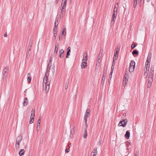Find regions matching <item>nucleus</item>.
I'll use <instances>...</instances> for the list:
<instances>
[{"mask_svg": "<svg viewBox=\"0 0 156 156\" xmlns=\"http://www.w3.org/2000/svg\"><path fill=\"white\" fill-rule=\"evenodd\" d=\"M86 55L85 57V58L83 59L81 66V68L82 69L84 68L85 67H86L87 66V52H85L84 53L83 56H84V55Z\"/></svg>", "mask_w": 156, "mask_h": 156, "instance_id": "1", "label": "nucleus"}, {"mask_svg": "<svg viewBox=\"0 0 156 156\" xmlns=\"http://www.w3.org/2000/svg\"><path fill=\"white\" fill-rule=\"evenodd\" d=\"M9 68L8 66L5 67L3 69L2 72L3 79H6L7 77L8 73L9 72Z\"/></svg>", "mask_w": 156, "mask_h": 156, "instance_id": "2", "label": "nucleus"}, {"mask_svg": "<svg viewBox=\"0 0 156 156\" xmlns=\"http://www.w3.org/2000/svg\"><path fill=\"white\" fill-rule=\"evenodd\" d=\"M135 63L134 60H132L130 63L129 71L130 72H133L134 70L135 67Z\"/></svg>", "mask_w": 156, "mask_h": 156, "instance_id": "3", "label": "nucleus"}, {"mask_svg": "<svg viewBox=\"0 0 156 156\" xmlns=\"http://www.w3.org/2000/svg\"><path fill=\"white\" fill-rule=\"evenodd\" d=\"M35 110L34 108H33L31 112V116L30 117V120L29 121V123L31 124L33 123L34 121V118L35 117Z\"/></svg>", "mask_w": 156, "mask_h": 156, "instance_id": "4", "label": "nucleus"}, {"mask_svg": "<svg viewBox=\"0 0 156 156\" xmlns=\"http://www.w3.org/2000/svg\"><path fill=\"white\" fill-rule=\"evenodd\" d=\"M128 120L127 119H125L122 120L120 121L118 124L119 126H121L124 127L126 126Z\"/></svg>", "mask_w": 156, "mask_h": 156, "instance_id": "5", "label": "nucleus"}, {"mask_svg": "<svg viewBox=\"0 0 156 156\" xmlns=\"http://www.w3.org/2000/svg\"><path fill=\"white\" fill-rule=\"evenodd\" d=\"M117 13H116V12H113V14L112 15V20L111 22V24H113L114 23V22L115 21L116 19V17L117 16Z\"/></svg>", "mask_w": 156, "mask_h": 156, "instance_id": "6", "label": "nucleus"}, {"mask_svg": "<svg viewBox=\"0 0 156 156\" xmlns=\"http://www.w3.org/2000/svg\"><path fill=\"white\" fill-rule=\"evenodd\" d=\"M90 113V110L89 109L86 110L84 116V119H87V118L89 116Z\"/></svg>", "mask_w": 156, "mask_h": 156, "instance_id": "7", "label": "nucleus"}, {"mask_svg": "<svg viewBox=\"0 0 156 156\" xmlns=\"http://www.w3.org/2000/svg\"><path fill=\"white\" fill-rule=\"evenodd\" d=\"M152 56V54L151 52H149L148 54V56L147 59V62L148 63H150L151 61V59Z\"/></svg>", "mask_w": 156, "mask_h": 156, "instance_id": "8", "label": "nucleus"}, {"mask_svg": "<svg viewBox=\"0 0 156 156\" xmlns=\"http://www.w3.org/2000/svg\"><path fill=\"white\" fill-rule=\"evenodd\" d=\"M32 41H33L32 38H31L30 39V40L29 41L28 45V49H29V48H30V49H31V47H32Z\"/></svg>", "mask_w": 156, "mask_h": 156, "instance_id": "9", "label": "nucleus"}, {"mask_svg": "<svg viewBox=\"0 0 156 156\" xmlns=\"http://www.w3.org/2000/svg\"><path fill=\"white\" fill-rule=\"evenodd\" d=\"M23 102V106H26L27 105V103L28 100L27 98H25L24 99Z\"/></svg>", "mask_w": 156, "mask_h": 156, "instance_id": "10", "label": "nucleus"}, {"mask_svg": "<svg viewBox=\"0 0 156 156\" xmlns=\"http://www.w3.org/2000/svg\"><path fill=\"white\" fill-rule=\"evenodd\" d=\"M31 50V49H30V48H29V49H28V50L27 51V52L26 55L27 58H29L30 57V55L31 53V52L30 51Z\"/></svg>", "mask_w": 156, "mask_h": 156, "instance_id": "11", "label": "nucleus"}, {"mask_svg": "<svg viewBox=\"0 0 156 156\" xmlns=\"http://www.w3.org/2000/svg\"><path fill=\"white\" fill-rule=\"evenodd\" d=\"M67 0H62L61 7L66 8Z\"/></svg>", "mask_w": 156, "mask_h": 156, "instance_id": "12", "label": "nucleus"}, {"mask_svg": "<svg viewBox=\"0 0 156 156\" xmlns=\"http://www.w3.org/2000/svg\"><path fill=\"white\" fill-rule=\"evenodd\" d=\"M58 24V21L56 20L55 23V27L54 28V30H57V26Z\"/></svg>", "mask_w": 156, "mask_h": 156, "instance_id": "13", "label": "nucleus"}, {"mask_svg": "<svg viewBox=\"0 0 156 156\" xmlns=\"http://www.w3.org/2000/svg\"><path fill=\"white\" fill-rule=\"evenodd\" d=\"M50 82H48V78H44L43 79V86H44V84L45 85H46L47 84H48Z\"/></svg>", "mask_w": 156, "mask_h": 156, "instance_id": "14", "label": "nucleus"}, {"mask_svg": "<svg viewBox=\"0 0 156 156\" xmlns=\"http://www.w3.org/2000/svg\"><path fill=\"white\" fill-rule=\"evenodd\" d=\"M130 135V132L128 131H127L126 132V134L125 135V136L127 139H128Z\"/></svg>", "mask_w": 156, "mask_h": 156, "instance_id": "15", "label": "nucleus"}, {"mask_svg": "<svg viewBox=\"0 0 156 156\" xmlns=\"http://www.w3.org/2000/svg\"><path fill=\"white\" fill-rule=\"evenodd\" d=\"M22 136L21 135L19 136L16 138V141L20 142L22 140Z\"/></svg>", "mask_w": 156, "mask_h": 156, "instance_id": "16", "label": "nucleus"}, {"mask_svg": "<svg viewBox=\"0 0 156 156\" xmlns=\"http://www.w3.org/2000/svg\"><path fill=\"white\" fill-rule=\"evenodd\" d=\"M64 52V51L62 49L60 50L59 51V57L60 58H62L63 56V55H62V54H63Z\"/></svg>", "mask_w": 156, "mask_h": 156, "instance_id": "17", "label": "nucleus"}, {"mask_svg": "<svg viewBox=\"0 0 156 156\" xmlns=\"http://www.w3.org/2000/svg\"><path fill=\"white\" fill-rule=\"evenodd\" d=\"M31 74L30 73H28L27 74L28 78L27 79V81L28 83H30L31 80V78L30 77Z\"/></svg>", "mask_w": 156, "mask_h": 156, "instance_id": "18", "label": "nucleus"}, {"mask_svg": "<svg viewBox=\"0 0 156 156\" xmlns=\"http://www.w3.org/2000/svg\"><path fill=\"white\" fill-rule=\"evenodd\" d=\"M51 64H50V62H49L48 63L47 66V68L46 69V70L47 71V72H49L50 70L51 67Z\"/></svg>", "mask_w": 156, "mask_h": 156, "instance_id": "19", "label": "nucleus"}, {"mask_svg": "<svg viewBox=\"0 0 156 156\" xmlns=\"http://www.w3.org/2000/svg\"><path fill=\"white\" fill-rule=\"evenodd\" d=\"M50 83V82L48 84H47L46 85H45L46 86V89L45 90V91L47 92L48 91L49 89V84Z\"/></svg>", "mask_w": 156, "mask_h": 156, "instance_id": "20", "label": "nucleus"}, {"mask_svg": "<svg viewBox=\"0 0 156 156\" xmlns=\"http://www.w3.org/2000/svg\"><path fill=\"white\" fill-rule=\"evenodd\" d=\"M150 66V63H148L147 62V63H146L145 65V67L146 69V70H149Z\"/></svg>", "mask_w": 156, "mask_h": 156, "instance_id": "21", "label": "nucleus"}, {"mask_svg": "<svg viewBox=\"0 0 156 156\" xmlns=\"http://www.w3.org/2000/svg\"><path fill=\"white\" fill-rule=\"evenodd\" d=\"M24 153V149L21 150L19 152V154L20 156L23 155Z\"/></svg>", "mask_w": 156, "mask_h": 156, "instance_id": "22", "label": "nucleus"}, {"mask_svg": "<svg viewBox=\"0 0 156 156\" xmlns=\"http://www.w3.org/2000/svg\"><path fill=\"white\" fill-rule=\"evenodd\" d=\"M87 136V129H85L84 131V133L83 136V137L84 138H86Z\"/></svg>", "mask_w": 156, "mask_h": 156, "instance_id": "23", "label": "nucleus"}, {"mask_svg": "<svg viewBox=\"0 0 156 156\" xmlns=\"http://www.w3.org/2000/svg\"><path fill=\"white\" fill-rule=\"evenodd\" d=\"M132 54L134 55H138V51L136 50H134L132 52Z\"/></svg>", "mask_w": 156, "mask_h": 156, "instance_id": "24", "label": "nucleus"}, {"mask_svg": "<svg viewBox=\"0 0 156 156\" xmlns=\"http://www.w3.org/2000/svg\"><path fill=\"white\" fill-rule=\"evenodd\" d=\"M61 11V13L62 14V15H63L65 13V12L66 11V8L62 7Z\"/></svg>", "mask_w": 156, "mask_h": 156, "instance_id": "25", "label": "nucleus"}, {"mask_svg": "<svg viewBox=\"0 0 156 156\" xmlns=\"http://www.w3.org/2000/svg\"><path fill=\"white\" fill-rule=\"evenodd\" d=\"M72 126H73H73L70 125V128L72 127ZM70 133L72 135H73L74 134V129H73V128L72 129H70Z\"/></svg>", "mask_w": 156, "mask_h": 156, "instance_id": "26", "label": "nucleus"}, {"mask_svg": "<svg viewBox=\"0 0 156 156\" xmlns=\"http://www.w3.org/2000/svg\"><path fill=\"white\" fill-rule=\"evenodd\" d=\"M20 142L16 141V144L15 145L16 147V148H18L20 146Z\"/></svg>", "mask_w": 156, "mask_h": 156, "instance_id": "27", "label": "nucleus"}, {"mask_svg": "<svg viewBox=\"0 0 156 156\" xmlns=\"http://www.w3.org/2000/svg\"><path fill=\"white\" fill-rule=\"evenodd\" d=\"M152 82L150 80H149V81H148L147 85V88H149L151 87Z\"/></svg>", "mask_w": 156, "mask_h": 156, "instance_id": "28", "label": "nucleus"}, {"mask_svg": "<svg viewBox=\"0 0 156 156\" xmlns=\"http://www.w3.org/2000/svg\"><path fill=\"white\" fill-rule=\"evenodd\" d=\"M69 80H68V81L66 82V83L65 87V89H67L68 88L69 85Z\"/></svg>", "mask_w": 156, "mask_h": 156, "instance_id": "29", "label": "nucleus"}, {"mask_svg": "<svg viewBox=\"0 0 156 156\" xmlns=\"http://www.w3.org/2000/svg\"><path fill=\"white\" fill-rule=\"evenodd\" d=\"M49 72H47V71L46 70L44 78H48V76L49 75Z\"/></svg>", "mask_w": 156, "mask_h": 156, "instance_id": "30", "label": "nucleus"}, {"mask_svg": "<svg viewBox=\"0 0 156 156\" xmlns=\"http://www.w3.org/2000/svg\"><path fill=\"white\" fill-rule=\"evenodd\" d=\"M115 66L112 65L111 66V74H112L113 72V71L114 69V68Z\"/></svg>", "mask_w": 156, "mask_h": 156, "instance_id": "31", "label": "nucleus"}, {"mask_svg": "<svg viewBox=\"0 0 156 156\" xmlns=\"http://www.w3.org/2000/svg\"><path fill=\"white\" fill-rule=\"evenodd\" d=\"M58 43H56L55 44V50H58Z\"/></svg>", "mask_w": 156, "mask_h": 156, "instance_id": "32", "label": "nucleus"}, {"mask_svg": "<svg viewBox=\"0 0 156 156\" xmlns=\"http://www.w3.org/2000/svg\"><path fill=\"white\" fill-rule=\"evenodd\" d=\"M129 76L127 75V74H125L124 75V79L125 78V79L128 80V78H129Z\"/></svg>", "mask_w": 156, "mask_h": 156, "instance_id": "33", "label": "nucleus"}, {"mask_svg": "<svg viewBox=\"0 0 156 156\" xmlns=\"http://www.w3.org/2000/svg\"><path fill=\"white\" fill-rule=\"evenodd\" d=\"M113 12L117 13V8H116L115 5Z\"/></svg>", "mask_w": 156, "mask_h": 156, "instance_id": "34", "label": "nucleus"}, {"mask_svg": "<svg viewBox=\"0 0 156 156\" xmlns=\"http://www.w3.org/2000/svg\"><path fill=\"white\" fill-rule=\"evenodd\" d=\"M106 76V72L105 71H104L103 73V76L102 77L105 78V77Z\"/></svg>", "mask_w": 156, "mask_h": 156, "instance_id": "35", "label": "nucleus"}, {"mask_svg": "<svg viewBox=\"0 0 156 156\" xmlns=\"http://www.w3.org/2000/svg\"><path fill=\"white\" fill-rule=\"evenodd\" d=\"M97 153V149H94L93 151L91 153V154H92V153Z\"/></svg>", "mask_w": 156, "mask_h": 156, "instance_id": "36", "label": "nucleus"}, {"mask_svg": "<svg viewBox=\"0 0 156 156\" xmlns=\"http://www.w3.org/2000/svg\"><path fill=\"white\" fill-rule=\"evenodd\" d=\"M139 150H137L136 151L135 154V156H139Z\"/></svg>", "mask_w": 156, "mask_h": 156, "instance_id": "37", "label": "nucleus"}, {"mask_svg": "<svg viewBox=\"0 0 156 156\" xmlns=\"http://www.w3.org/2000/svg\"><path fill=\"white\" fill-rule=\"evenodd\" d=\"M136 46V45L135 44L133 43L132 44L131 46V48L132 49H133Z\"/></svg>", "mask_w": 156, "mask_h": 156, "instance_id": "38", "label": "nucleus"}, {"mask_svg": "<svg viewBox=\"0 0 156 156\" xmlns=\"http://www.w3.org/2000/svg\"><path fill=\"white\" fill-rule=\"evenodd\" d=\"M105 78H102V81H101V83L102 85H103L105 81Z\"/></svg>", "mask_w": 156, "mask_h": 156, "instance_id": "39", "label": "nucleus"}, {"mask_svg": "<svg viewBox=\"0 0 156 156\" xmlns=\"http://www.w3.org/2000/svg\"><path fill=\"white\" fill-rule=\"evenodd\" d=\"M71 51V48L69 47L67 49V52L70 53Z\"/></svg>", "mask_w": 156, "mask_h": 156, "instance_id": "40", "label": "nucleus"}, {"mask_svg": "<svg viewBox=\"0 0 156 156\" xmlns=\"http://www.w3.org/2000/svg\"><path fill=\"white\" fill-rule=\"evenodd\" d=\"M128 80H127V79H124V80H123V83H124L125 84H126Z\"/></svg>", "mask_w": 156, "mask_h": 156, "instance_id": "41", "label": "nucleus"}, {"mask_svg": "<svg viewBox=\"0 0 156 156\" xmlns=\"http://www.w3.org/2000/svg\"><path fill=\"white\" fill-rule=\"evenodd\" d=\"M41 117L40 116L37 121V123L40 124L41 122Z\"/></svg>", "mask_w": 156, "mask_h": 156, "instance_id": "42", "label": "nucleus"}, {"mask_svg": "<svg viewBox=\"0 0 156 156\" xmlns=\"http://www.w3.org/2000/svg\"><path fill=\"white\" fill-rule=\"evenodd\" d=\"M84 121H85V126H86V127H85V129H87V119H84Z\"/></svg>", "mask_w": 156, "mask_h": 156, "instance_id": "43", "label": "nucleus"}, {"mask_svg": "<svg viewBox=\"0 0 156 156\" xmlns=\"http://www.w3.org/2000/svg\"><path fill=\"white\" fill-rule=\"evenodd\" d=\"M137 4V2H134V4H133V7L134 8H135L136 6V5Z\"/></svg>", "mask_w": 156, "mask_h": 156, "instance_id": "44", "label": "nucleus"}, {"mask_svg": "<svg viewBox=\"0 0 156 156\" xmlns=\"http://www.w3.org/2000/svg\"><path fill=\"white\" fill-rule=\"evenodd\" d=\"M115 59H114V57L113 58V62H112V65L115 66Z\"/></svg>", "mask_w": 156, "mask_h": 156, "instance_id": "45", "label": "nucleus"}, {"mask_svg": "<svg viewBox=\"0 0 156 156\" xmlns=\"http://www.w3.org/2000/svg\"><path fill=\"white\" fill-rule=\"evenodd\" d=\"M65 27L64 28H63V30L62 31L61 33L62 34H64V33H65Z\"/></svg>", "mask_w": 156, "mask_h": 156, "instance_id": "46", "label": "nucleus"}, {"mask_svg": "<svg viewBox=\"0 0 156 156\" xmlns=\"http://www.w3.org/2000/svg\"><path fill=\"white\" fill-rule=\"evenodd\" d=\"M154 67L153 66H151L150 69V71L154 72Z\"/></svg>", "mask_w": 156, "mask_h": 156, "instance_id": "47", "label": "nucleus"}, {"mask_svg": "<svg viewBox=\"0 0 156 156\" xmlns=\"http://www.w3.org/2000/svg\"><path fill=\"white\" fill-rule=\"evenodd\" d=\"M56 36H57V33H55L54 34L53 38H54V40H55L56 38Z\"/></svg>", "mask_w": 156, "mask_h": 156, "instance_id": "48", "label": "nucleus"}, {"mask_svg": "<svg viewBox=\"0 0 156 156\" xmlns=\"http://www.w3.org/2000/svg\"><path fill=\"white\" fill-rule=\"evenodd\" d=\"M149 80H150L151 82H152L153 80V78L148 77V81H149Z\"/></svg>", "mask_w": 156, "mask_h": 156, "instance_id": "49", "label": "nucleus"}, {"mask_svg": "<svg viewBox=\"0 0 156 156\" xmlns=\"http://www.w3.org/2000/svg\"><path fill=\"white\" fill-rule=\"evenodd\" d=\"M154 72L150 71L149 72V75H154Z\"/></svg>", "mask_w": 156, "mask_h": 156, "instance_id": "50", "label": "nucleus"}, {"mask_svg": "<svg viewBox=\"0 0 156 156\" xmlns=\"http://www.w3.org/2000/svg\"><path fill=\"white\" fill-rule=\"evenodd\" d=\"M58 51V50H55V51H54V55H56L57 54V53Z\"/></svg>", "mask_w": 156, "mask_h": 156, "instance_id": "51", "label": "nucleus"}, {"mask_svg": "<svg viewBox=\"0 0 156 156\" xmlns=\"http://www.w3.org/2000/svg\"><path fill=\"white\" fill-rule=\"evenodd\" d=\"M69 148H67L65 150V152L67 153H68L69 151Z\"/></svg>", "mask_w": 156, "mask_h": 156, "instance_id": "52", "label": "nucleus"}, {"mask_svg": "<svg viewBox=\"0 0 156 156\" xmlns=\"http://www.w3.org/2000/svg\"><path fill=\"white\" fill-rule=\"evenodd\" d=\"M70 55V54L69 53L67 52L66 57V58H68L69 55Z\"/></svg>", "mask_w": 156, "mask_h": 156, "instance_id": "53", "label": "nucleus"}, {"mask_svg": "<svg viewBox=\"0 0 156 156\" xmlns=\"http://www.w3.org/2000/svg\"><path fill=\"white\" fill-rule=\"evenodd\" d=\"M52 57L51 56L50 57V58L49 59V62H50V64H51V61L52 60Z\"/></svg>", "mask_w": 156, "mask_h": 156, "instance_id": "54", "label": "nucleus"}, {"mask_svg": "<svg viewBox=\"0 0 156 156\" xmlns=\"http://www.w3.org/2000/svg\"><path fill=\"white\" fill-rule=\"evenodd\" d=\"M118 54L115 53V59H116V57H118Z\"/></svg>", "mask_w": 156, "mask_h": 156, "instance_id": "55", "label": "nucleus"}, {"mask_svg": "<svg viewBox=\"0 0 156 156\" xmlns=\"http://www.w3.org/2000/svg\"><path fill=\"white\" fill-rule=\"evenodd\" d=\"M154 77V75H149L148 77L153 78Z\"/></svg>", "mask_w": 156, "mask_h": 156, "instance_id": "56", "label": "nucleus"}, {"mask_svg": "<svg viewBox=\"0 0 156 156\" xmlns=\"http://www.w3.org/2000/svg\"><path fill=\"white\" fill-rule=\"evenodd\" d=\"M103 49H101L100 51V52H99V54H101L102 55V54L103 52Z\"/></svg>", "mask_w": 156, "mask_h": 156, "instance_id": "57", "label": "nucleus"}, {"mask_svg": "<svg viewBox=\"0 0 156 156\" xmlns=\"http://www.w3.org/2000/svg\"><path fill=\"white\" fill-rule=\"evenodd\" d=\"M126 114L125 113H124L122 116V118H124V117H125V116H126Z\"/></svg>", "mask_w": 156, "mask_h": 156, "instance_id": "58", "label": "nucleus"}, {"mask_svg": "<svg viewBox=\"0 0 156 156\" xmlns=\"http://www.w3.org/2000/svg\"><path fill=\"white\" fill-rule=\"evenodd\" d=\"M102 54H99L98 57V58L99 57L101 58L102 57Z\"/></svg>", "mask_w": 156, "mask_h": 156, "instance_id": "59", "label": "nucleus"}, {"mask_svg": "<svg viewBox=\"0 0 156 156\" xmlns=\"http://www.w3.org/2000/svg\"><path fill=\"white\" fill-rule=\"evenodd\" d=\"M147 75V73H144V76H145V77H146Z\"/></svg>", "mask_w": 156, "mask_h": 156, "instance_id": "60", "label": "nucleus"}, {"mask_svg": "<svg viewBox=\"0 0 156 156\" xmlns=\"http://www.w3.org/2000/svg\"><path fill=\"white\" fill-rule=\"evenodd\" d=\"M40 126H37V130H39L40 129Z\"/></svg>", "mask_w": 156, "mask_h": 156, "instance_id": "61", "label": "nucleus"}, {"mask_svg": "<svg viewBox=\"0 0 156 156\" xmlns=\"http://www.w3.org/2000/svg\"><path fill=\"white\" fill-rule=\"evenodd\" d=\"M144 71H145V73H147V71H149V70H146V69H144Z\"/></svg>", "mask_w": 156, "mask_h": 156, "instance_id": "62", "label": "nucleus"}, {"mask_svg": "<svg viewBox=\"0 0 156 156\" xmlns=\"http://www.w3.org/2000/svg\"><path fill=\"white\" fill-rule=\"evenodd\" d=\"M112 77V74H111V73L109 75V77L110 78V80L111 79V78Z\"/></svg>", "mask_w": 156, "mask_h": 156, "instance_id": "63", "label": "nucleus"}, {"mask_svg": "<svg viewBox=\"0 0 156 156\" xmlns=\"http://www.w3.org/2000/svg\"><path fill=\"white\" fill-rule=\"evenodd\" d=\"M142 0H139L138 1H139V3H140V4H141V2H142Z\"/></svg>", "mask_w": 156, "mask_h": 156, "instance_id": "64", "label": "nucleus"}]
</instances>
